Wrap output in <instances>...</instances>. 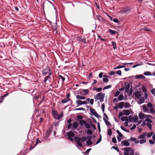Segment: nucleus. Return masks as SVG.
I'll return each instance as SVG.
<instances>
[{
    "label": "nucleus",
    "instance_id": "1",
    "mask_svg": "<svg viewBox=\"0 0 155 155\" xmlns=\"http://www.w3.org/2000/svg\"><path fill=\"white\" fill-rule=\"evenodd\" d=\"M74 139L76 140L78 146L81 147L82 146V144L81 142H84L86 140L87 138L84 136L82 137L81 138L79 137H74Z\"/></svg>",
    "mask_w": 155,
    "mask_h": 155
},
{
    "label": "nucleus",
    "instance_id": "2",
    "mask_svg": "<svg viewBox=\"0 0 155 155\" xmlns=\"http://www.w3.org/2000/svg\"><path fill=\"white\" fill-rule=\"evenodd\" d=\"M104 93L101 92L97 94L94 96V98L96 100H99L101 102H102L104 101Z\"/></svg>",
    "mask_w": 155,
    "mask_h": 155
},
{
    "label": "nucleus",
    "instance_id": "3",
    "mask_svg": "<svg viewBox=\"0 0 155 155\" xmlns=\"http://www.w3.org/2000/svg\"><path fill=\"white\" fill-rule=\"evenodd\" d=\"M52 113L54 115V118L56 119H59L62 117V114H59L58 112L55 110H53Z\"/></svg>",
    "mask_w": 155,
    "mask_h": 155
},
{
    "label": "nucleus",
    "instance_id": "4",
    "mask_svg": "<svg viewBox=\"0 0 155 155\" xmlns=\"http://www.w3.org/2000/svg\"><path fill=\"white\" fill-rule=\"evenodd\" d=\"M147 106L149 108L150 113L152 114H154L155 113V111L154 107L153 106V105L150 103H148L147 104Z\"/></svg>",
    "mask_w": 155,
    "mask_h": 155
},
{
    "label": "nucleus",
    "instance_id": "5",
    "mask_svg": "<svg viewBox=\"0 0 155 155\" xmlns=\"http://www.w3.org/2000/svg\"><path fill=\"white\" fill-rule=\"evenodd\" d=\"M76 104H77V107L82 104H86L87 102L86 101H82L80 100H78L76 101Z\"/></svg>",
    "mask_w": 155,
    "mask_h": 155
},
{
    "label": "nucleus",
    "instance_id": "6",
    "mask_svg": "<svg viewBox=\"0 0 155 155\" xmlns=\"http://www.w3.org/2000/svg\"><path fill=\"white\" fill-rule=\"evenodd\" d=\"M145 121L148 122L152 123V122L151 119H152V117L150 115H147L145 117Z\"/></svg>",
    "mask_w": 155,
    "mask_h": 155
},
{
    "label": "nucleus",
    "instance_id": "7",
    "mask_svg": "<svg viewBox=\"0 0 155 155\" xmlns=\"http://www.w3.org/2000/svg\"><path fill=\"white\" fill-rule=\"evenodd\" d=\"M129 140H129L122 141L121 142V144L122 145L125 146H128L130 145V144L128 142Z\"/></svg>",
    "mask_w": 155,
    "mask_h": 155
},
{
    "label": "nucleus",
    "instance_id": "8",
    "mask_svg": "<svg viewBox=\"0 0 155 155\" xmlns=\"http://www.w3.org/2000/svg\"><path fill=\"white\" fill-rule=\"evenodd\" d=\"M125 92H128L130 87V85L129 84L127 83H125Z\"/></svg>",
    "mask_w": 155,
    "mask_h": 155
},
{
    "label": "nucleus",
    "instance_id": "9",
    "mask_svg": "<svg viewBox=\"0 0 155 155\" xmlns=\"http://www.w3.org/2000/svg\"><path fill=\"white\" fill-rule=\"evenodd\" d=\"M90 110L91 113L95 116L97 117L98 115L97 113L96 112L95 110L92 108H90Z\"/></svg>",
    "mask_w": 155,
    "mask_h": 155
},
{
    "label": "nucleus",
    "instance_id": "10",
    "mask_svg": "<svg viewBox=\"0 0 155 155\" xmlns=\"http://www.w3.org/2000/svg\"><path fill=\"white\" fill-rule=\"evenodd\" d=\"M147 115H146L143 113H140L139 114V117L140 119H143L147 116Z\"/></svg>",
    "mask_w": 155,
    "mask_h": 155
},
{
    "label": "nucleus",
    "instance_id": "11",
    "mask_svg": "<svg viewBox=\"0 0 155 155\" xmlns=\"http://www.w3.org/2000/svg\"><path fill=\"white\" fill-rule=\"evenodd\" d=\"M129 140L134 142L136 144H137L139 143V141L135 137H131Z\"/></svg>",
    "mask_w": 155,
    "mask_h": 155
},
{
    "label": "nucleus",
    "instance_id": "12",
    "mask_svg": "<svg viewBox=\"0 0 155 155\" xmlns=\"http://www.w3.org/2000/svg\"><path fill=\"white\" fill-rule=\"evenodd\" d=\"M49 71H50V69L49 68H47L42 71V74L44 76H45L48 73Z\"/></svg>",
    "mask_w": 155,
    "mask_h": 155
},
{
    "label": "nucleus",
    "instance_id": "13",
    "mask_svg": "<svg viewBox=\"0 0 155 155\" xmlns=\"http://www.w3.org/2000/svg\"><path fill=\"white\" fill-rule=\"evenodd\" d=\"M135 95L137 99H140L141 97V93L139 91H137L135 92Z\"/></svg>",
    "mask_w": 155,
    "mask_h": 155
},
{
    "label": "nucleus",
    "instance_id": "14",
    "mask_svg": "<svg viewBox=\"0 0 155 155\" xmlns=\"http://www.w3.org/2000/svg\"><path fill=\"white\" fill-rule=\"evenodd\" d=\"M135 78L136 79H145V77L143 75L140 74L136 76H135Z\"/></svg>",
    "mask_w": 155,
    "mask_h": 155
},
{
    "label": "nucleus",
    "instance_id": "15",
    "mask_svg": "<svg viewBox=\"0 0 155 155\" xmlns=\"http://www.w3.org/2000/svg\"><path fill=\"white\" fill-rule=\"evenodd\" d=\"M67 136H68V138H70V137H74V134L72 132L70 131L68 133Z\"/></svg>",
    "mask_w": 155,
    "mask_h": 155
},
{
    "label": "nucleus",
    "instance_id": "16",
    "mask_svg": "<svg viewBox=\"0 0 155 155\" xmlns=\"http://www.w3.org/2000/svg\"><path fill=\"white\" fill-rule=\"evenodd\" d=\"M147 135L146 133H144L138 137V138L140 139H144L143 138L146 136Z\"/></svg>",
    "mask_w": 155,
    "mask_h": 155
},
{
    "label": "nucleus",
    "instance_id": "17",
    "mask_svg": "<svg viewBox=\"0 0 155 155\" xmlns=\"http://www.w3.org/2000/svg\"><path fill=\"white\" fill-rule=\"evenodd\" d=\"M124 114V115L128 116L130 114V112L129 110H126L123 111Z\"/></svg>",
    "mask_w": 155,
    "mask_h": 155
},
{
    "label": "nucleus",
    "instance_id": "18",
    "mask_svg": "<svg viewBox=\"0 0 155 155\" xmlns=\"http://www.w3.org/2000/svg\"><path fill=\"white\" fill-rule=\"evenodd\" d=\"M142 107L145 112H148L149 109L147 106H146L145 105H142Z\"/></svg>",
    "mask_w": 155,
    "mask_h": 155
},
{
    "label": "nucleus",
    "instance_id": "19",
    "mask_svg": "<svg viewBox=\"0 0 155 155\" xmlns=\"http://www.w3.org/2000/svg\"><path fill=\"white\" fill-rule=\"evenodd\" d=\"M145 101V99L143 97H141L140 98L139 101L137 102L138 103L140 104H142Z\"/></svg>",
    "mask_w": 155,
    "mask_h": 155
},
{
    "label": "nucleus",
    "instance_id": "20",
    "mask_svg": "<svg viewBox=\"0 0 155 155\" xmlns=\"http://www.w3.org/2000/svg\"><path fill=\"white\" fill-rule=\"evenodd\" d=\"M124 102H121L119 103L118 107L120 109L122 108L124 105Z\"/></svg>",
    "mask_w": 155,
    "mask_h": 155
},
{
    "label": "nucleus",
    "instance_id": "21",
    "mask_svg": "<svg viewBox=\"0 0 155 155\" xmlns=\"http://www.w3.org/2000/svg\"><path fill=\"white\" fill-rule=\"evenodd\" d=\"M103 81L104 82H107L108 81V79L107 78V76L104 75L103 76Z\"/></svg>",
    "mask_w": 155,
    "mask_h": 155
},
{
    "label": "nucleus",
    "instance_id": "22",
    "mask_svg": "<svg viewBox=\"0 0 155 155\" xmlns=\"http://www.w3.org/2000/svg\"><path fill=\"white\" fill-rule=\"evenodd\" d=\"M93 91H96L97 92H100L102 90L101 87H94L93 88Z\"/></svg>",
    "mask_w": 155,
    "mask_h": 155
},
{
    "label": "nucleus",
    "instance_id": "23",
    "mask_svg": "<svg viewBox=\"0 0 155 155\" xmlns=\"http://www.w3.org/2000/svg\"><path fill=\"white\" fill-rule=\"evenodd\" d=\"M124 150L125 152H130V153L131 152V151H134L130 147H126L124 149Z\"/></svg>",
    "mask_w": 155,
    "mask_h": 155
},
{
    "label": "nucleus",
    "instance_id": "24",
    "mask_svg": "<svg viewBox=\"0 0 155 155\" xmlns=\"http://www.w3.org/2000/svg\"><path fill=\"white\" fill-rule=\"evenodd\" d=\"M76 97L77 99L80 100H84L85 98V97L83 96H80L79 95H77Z\"/></svg>",
    "mask_w": 155,
    "mask_h": 155
},
{
    "label": "nucleus",
    "instance_id": "25",
    "mask_svg": "<svg viewBox=\"0 0 155 155\" xmlns=\"http://www.w3.org/2000/svg\"><path fill=\"white\" fill-rule=\"evenodd\" d=\"M130 10L128 9H124L122 10H121L120 11V13L121 14H123L124 13H126L127 12L130 11Z\"/></svg>",
    "mask_w": 155,
    "mask_h": 155
},
{
    "label": "nucleus",
    "instance_id": "26",
    "mask_svg": "<svg viewBox=\"0 0 155 155\" xmlns=\"http://www.w3.org/2000/svg\"><path fill=\"white\" fill-rule=\"evenodd\" d=\"M108 32L110 33L112 35H115L117 32V31L112 30L110 29H109Z\"/></svg>",
    "mask_w": 155,
    "mask_h": 155
},
{
    "label": "nucleus",
    "instance_id": "27",
    "mask_svg": "<svg viewBox=\"0 0 155 155\" xmlns=\"http://www.w3.org/2000/svg\"><path fill=\"white\" fill-rule=\"evenodd\" d=\"M120 119L121 120L123 121H127L128 120V117L127 116L122 117Z\"/></svg>",
    "mask_w": 155,
    "mask_h": 155
},
{
    "label": "nucleus",
    "instance_id": "28",
    "mask_svg": "<svg viewBox=\"0 0 155 155\" xmlns=\"http://www.w3.org/2000/svg\"><path fill=\"white\" fill-rule=\"evenodd\" d=\"M139 142L140 144H143L146 142V140L145 139H142L139 141Z\"/></svg>",
    "mask_w": 155,
    "mask_h": 155
},
{
    "label": "nucleus",
    "instance_id": "29",
    "mask_svg": "<svg viewBox=\"0 0 155 155\" xmlns=\"http://www.w3.org/2000/svg\"><path fill=\"white\" fill-rule=\"evenodd\" d=\"M70 100V99L69 98H66L65 99H64L61 100V102L63 103H65L69 101Z\"/></svg>",
    "mask_w": 155,
    "mask_h": 155
},
{
    "label": "nucleus",
    "instance_id": "30",
    "mask_svg": "<svg viewBox=\"0 0 155 155\" xmlns=\"http://www.w3.org/2000/svg\"><path fill=\"white\" fill-rule=\"evenodd\" d=\"M78 125V123L76 122H75L73 123V127L74 128H77Z\"/></svg>",
    "mask_w": 155,
    "mask_h": 155
},
{
    "label": "nucleus",
    "instance_id": "31",
    "mask_svg": "<svg viewBox=\"0 0 155 155\" xmlns=\"http://www.w3.org/2000/svg\"><path fill=\"white\" fill-rule=\"evenodd\" d=\"M86 123V122L85 120H81L80 121L79 124L81 126H83Z\"/></svg>",
    "mask_w": 155,
    "mask_h": 155
},
{
    "label": "nucleus",
    "instance_id": "32",
    "mask_svg": "<svg viewBox=\"0 0 155 155\" xmlns=\"http://www.w3.org/2000/svg\"><path fill=\"white\" fill-rule=\"evenodd\" d=\"M78 41H81L82 42H83L84 43H86V40L84 38H82L80 37H78Z\"/></svg>",
    "mask_w": 155,
    "mask_h": 155
},
{
    "label": "nucleus",
    "instance_id": "33",
    "mask_svg": "<svg viewBox=\"0 0 155 155\" xmlns=\"http://www.w3.org/2000/svg\"><path fill=\"white\" fill-rule=\"evenodd\" d=\"M86 143L87 145H91L92 143V142L91 141V139H89L88 140L86 141Z\"/></svg>",
    "mask_w": 155,
    "mask_h": 155
},
{
    "label": "nucleus",
    "instance_id": "34",
    "mask_svg": "<svg viewBox=\"0 0 155 155\" xmlns=\"http://www.w3.org/2000/svg\"><path fill=\"white\" fill-rule=\"evenodd\" d=\"M124 98V96L123 94H120L119 95L118 97V100L120 101L123 100Z\"/></svg>",
    "mask_w": 155,
    "mask_h": 155
},
{
    "label": "nucleus",
    "instance_id": "35",
    "mask_svg": "<svg viewBox=\"0 0 155 155\" xmlns=\"http://www.w3.org/2000/svg\"><path fill=\"white\" fill-rule=\"evenodd\" d=\"M112 45L114 49H116L117 48V45L115 42L113 41L112 42Z\"/></svg>",
    "mask_w": 155,
    "mask_h": 155
},
{
    "label": "nucleus",
    "instance_id": "36",
    "mask_svg": "<svg viewBox=\"0 0 155 155\" xmlns=\"http://www.w3.org/2000/svg\"><path fill=\"white\" fill-rule=\"evenodd\" d=\"M151 123L148 122L147 124V126L148 127L150 130L152 129V126L150 124Z\"/></svg>",
    "mask_w": 155,
    "mask_h": 155
},
{
    "label": "nucleus",
    "instance_id": "37",
    "mask_svg": "<svg viewBox=\"0 0 155 155\" xmlns=\"http://www.w3.org/2000/svg\"><path fill=\"white\" fill-rule=\"evenodd\" d=\"M120 128H121V129L122 130L124 131L125 132H129V130L126 129L123 126H120Z\"/></svg>",
    "mask_w": 155,
    "mask_h": 155
},
{
    "label": "nucleus",
    "instance_id": "38",
    "mask_svg": "<svg viewBox=\"0 0 155 155\" xmlns=\"http://www.w3.org/2000/svg\"><path fill=\"white\" fill-rule=\"evenodd\" d=\"M124 103L125 104L124 106L125 108H128L130 107V104L129 103L127 102H124Z\"/></svg>",
    "mask_w": 155,
    "mask_h": 155
},
{
    "label": "nucleus",
    "instance_id": "39",
    "mask_svg": "<svg viewBox=\"0 0 155 155\" xmlns=\"http://www.w3.org/2000/svg\"><path fill=\"white\" fill-rule=\"evenodd\" d=\"M153 134V132H151L150 133H147L146 136H147V137H151L152 136V135Z\"/></svg>",
    "mask_w": 155,
    "mask_h": 155
},
{
    "label": "nucleus",
    "instance_id": "40",
    "mask_svg": "<svg viewBox=\"0 0 155 155\" xmlns=\"http://www.w3.org/2000/svg\"><path fill=\"white\" fill-rule=\"evenodd\" d=\"M116 131L118 134V136H119L120 137H121L123 136V135L121 134V133L119 131V130H117Z\"/></svg>",
    "mask_w": 155,
    "mask_h": 155
},
{
    "label": "nucleus",
    "instance_id": "41",
    "mask_svg": "<svg viewBox=\"0 0 155 155\" xmlns=\"http://www.w3.org/2000/svg\"><path fill=\"white\" fill-rule=\"evenodd\" d=\"M85 127L87 129H90L91 128V126L89 123H86L85 124Z\"/></svg>",
    "mask_w": 155,
    "mask_h": 155
},
{
    "label": "nucleus",
    "instance_id": "42",
    "mask_svg": "<svg viewBox=\"0 0 155 155\" xmlns=\"http://www.w3.org/2000/svg\"><path fill=\"white\" fill-rule=\"evenodd\" d=\"M92 131L91 130L88 129L87 130V134H88L91 135L92 134Z\"/></svg>",
    "mask_w": 155,
    "mask_h": 155
},
{
    "label": "nucleus",
    "instance_id": "43",
    "mask_svg": "<svg viewBox=\"0 0 155 155\" xmlns=\"http://www.w3.org/2000/svg\"><path fill=\"white\" fill-rule=\"evenodd\" d=\"M111 87V85H109L105 87L103 89L104 90H105L106 89H108L110 88Z\"/></svg>",
    "mask_w": 155,
    "mask_h": 155
},
{
    "label": "nucleus",
    "instance_id": "44",
    "mask_svg": "<svg viewBox=\"0 0 155 155\" xmlns=\"http://www.w3.org/2000/svg\"><path fill=\"white\" fill-rule=\"evenodd\" d=\"M125 66H119L118 67H117L116 68H114V69H120L121 68H125Z\"/></svg>",
    "mask_w": 155,
    "mask_h": 155
},
{
    "label": "nucleus",
    "instance_id": "45",
    "mask_svg": "<svg viewBox=\"0 0 155 155\" xmlns=\"http://www.w3.org/2000/svg\"><path fill=\"white\" fill-rule=\"evenodd\" d=\"M151 93L155 97V89L153 88L151 91Z\"/></svg>",
    "mask_w": 155,
    "mask_h": 155
},
{
    "label": "nucleus",
    "instance_id": "46",
    "mask_svg": "<svg viewBox=\"0 0 155 155\" xmlns=\"http://www.w3.org/2000/svg\"><path fill=\"white\" fill-rule=\"evenodd\" d=\"M138 120V117L137 116L134 117L133 119L135 123L137 122V121Z\"/></svg>",
    "mask_w": 155,
    "mask_h": 155
},
{
    "label": "nucleus",
    "instance_id": "47",
    "mask_svg": "<svg viewBox=\"0 0 155 155\" xmlns=\"http://www.w3.org/2000/svg\"><path fill=\"white\" fill-rule=\"evenodd\" d=\"M113 20L114 22L117 23V24H119V22L117 18H114L113 19Z\"/></svg>",
    "mask_w": 155,
    "mask_h": 155
},
{
    "label": "nucleus",
    "instance_id": "48",
    "mask_svg": "<svg viewBox=\"0 0 155 155\" xmlns=\"http://www.w3.org/2000/svg\"><path fill=\"white\" fill-rule=\"evenodd\" d=\"M108 134L109 136H111L112 134V132L110 129H109L108 130Z\"/></svg>",
    "mask_w": 155,
    "mask_h": 155
},
{
    "label": "nucleus",
    "instance_id": "49",
    "mask_svg": "<svg viewBox=\"0 0 155 155\" xmlns=\"http://www.w3.org/2000/svg\"><path fill=\"white\" fill-rule=\"evenodd\" d=\"M75 110H85V109L84 108L80 107V108H76L75 109Z\"/></svg>",
    "mask_w": 155,
    "mask_h": 155
},
{
    "label": "nucleus",
    "instance_id": "50",
    "mask_svg": "<svg viewBox=\"0 0 155 155\" xmlns=\"http://www.w3.org/2000/svg\"><path fill=\"white\" fill-rule=\"evenodd\" d=\"M116 73L119 75H121L122 74V72L120 70H118Z\"/></svg>",
    "mask_w": 155,
    "mask_h": 155
},
{
    "label": "nucleus",
    "instance_id": "51",
    "mask_svg": "<svg viewBox=\"0 0 155 155\" xmlns=\"http://www.w3.org/2000/svg\"><path fill=\"white\" fill-rule=\"evenodd\" d=\"M59 77L62 79V81L63 82L65 80V78L62 75H60Z\"/></svg>",
    "mask_w": 155,
    "mask_h": 155
},
{
    "label": "nucleus",
    "instance_id": "52",
    "mask_svg": "<svg viewBox=\"0 0 155 155\" xmlns=\"http://www.w3.org/2000/svg\"><path fill=\"white\" fill-rule=\"evenodd\" d=\"M104 114L105 116V117H104L103 119H104V121H105L107 120H108V117H107V115H106L105 114Z\"/></svg>",
    "mask_w": 155,
    "mask_h": 155
},
{
    "label": "nucleus",
    "instance_id": "53",
    "mask_svg": "<svg viewBox=\"0 0 155 155\" xmlns=\"http://www.w3.org/2000/svg\"><path fill=\"white\" fill-rule=\"evenodd\" d=\"M142 90L143 92L144 93L146 92L147 91V90L145 87H143L142 88Z\"/></svg>",
    "mask_w": 155,
    "mask_h": 155
},
{
    "label": "nucleus",
    "instance_id": "54",
    "mask_svg": "<svg viewBox=\"0 0 155 155\" xmlns=\"http://www.w3.org/2000/svg\"><path fill=\"white\" fill-rule=\"evenodd\" d=\"M104 107H105V105L104 104H102L101 105V109L102 110L103 112H104Z\"/></svg>",
    "mask_w": 155,
    "mask_h": 155
},
{
    "label": "nucleus",
    "instance_id": "55",
    "mask_svg": "<svg viewBox=\"0 0 155 155\" xmlns=\"http://www.w3.org/2000/svg\"><path fill=\"white\" fill-rule=\"evenodd\" d=\"M112 141L113 143H117V140L115 137H113L112 139Z\"/></svg>",
    "mask_w": 155,
    "mask_h": 155
},
{
    "label": "nucleus",
    "instance_id": "56",
    "mask_svg": "<svg viewBox=\"0 0 155 155\" xmlns=\"http://www.w3.org/2000/svg\"><path fill=\"white\" fill-rule=\"evenodd\" d=\"M120 92L119 91H117L114 94L115 97H117L119 94Z\"/></svg>",
    "mask_w": 155,
    "mask_h": 155
},
{
    "label": "nucleus",
    "instance_id": "57",
    "mask_svg": "<svg viewBox=\"0 0 155 155\" xmlns=\"http://www.w3.org/2000/svg\"><path fill=\"white\" fill-rule=\"evenodd\" d=\"M104 122H105L106 125L107 126H110L111 125L110 123L108 120H107Z\"/></svg>",
    "mask_w": 155,
    "mask_h": 155
},
{
    "label": "nucleus",
    "instance_id": "58",
    "mask_svg": "<svg viewBox=\"0 0 155 155\" xmlns=\"http://www.w3.org/2000/svg\"><path fill=\"white\" fill-rule=\"evenodd\" d=\"M83 92L86 94H87L88 93V90L87 89L83 90Z\"/></svg>",
    "mask_w": 155,
    "mask_h": 155
},
{
    "label": "nucleus",
    "instance_id": "59",
    "mask_svg": "<svg viewBox=\"0 0 155 155\" xmlns=\"http://www.w3.org/2000/svg\"><path fill=\"white\" fill-rule=\"evenodd\" d=\"M115 74V72L113 71H111L108 73V74L110 76L114 75Z\"/></svg>",
    "mask_w": 155,
    "mask_h": 155
},
{
    "label": "nucleus",
    "instance_id": "60",
    "mask_svg": "<svg viewBox=\"0 0 155 155\" xmlns=\"http://www.w3.org/2000/svg\"><path fill=\"white\" fill-rule=\"evenodd\" d=\"M144 74L145 75H150V73L149 72H144Z\"/></svg>",
    "mask_w": 155,
    "mask_h": 155
},
{
    "label": "nucleus",
    "instance_id": "61",
    "mask_svg": "<svg viewBox=\"0 0 155 155\" xmlns=\"http://www.w3.org/2000/svg\"><path fill=\"white\" fill-rule=\"evenodd\" d=\"M50 78V76H49L46 77L45 78V79L44 80V81L45 82H46V81L48 79V78Z\"/></svg>",
    "mask_w": 155,
    "mask_h": 155
},
{
    "label": "nucleus",
    "instance_id": "62",
    "mask_svg": "<svg viewBox=\"0 0 155 155\" xmlns=\"http://www.w3.org/2000/svg\"><path fill=\"white\" fill-rule=\"evenodd\" d=\"M154 141L153 140H150L149 141V143L151 144H153L154 143Z\"/></svg>",
    "mask_w": 155,
    "mask_h": 155
},
{
    "label": "nucleus",
    "instance_id": "63",
    "mask_svg": "<svg viewBox=\"0 0 155 155\" xmlns=\"http://www.w3.org/2000/svg\"><path fill=\"white\" fill-rule=\"evenodd\" d=\"M123 115H124L123 111V112H120L119 113V116L120 117L122 116Z\"/></svg>",
    "mask_w": 155,
    "mask_h": 155
},
{
    "label": "nucleus",
    "instance_id": "64",
    "mask_svg": "<svg viewBox=\"0 0 155 155\" xmlns=\"http://www.w3.org/2000/svg\"><path fill=\"white\" fill-rule=\"evenodd\" d=\"M101 137L100 138H99L97 140V141L96 142V144H97L98 143H99L101 142Z\"/></svg>",
    "mask_w": 155,
    "mask_h": 155
}]
</instances>
